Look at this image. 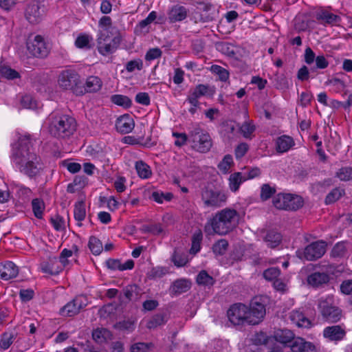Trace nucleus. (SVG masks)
I'll return each instance as SVG.
<instances>
[{"label":"nucleus","instance_id":"e2e57ef3","mask_svg":"<svg viewBox=\"0 0 352 352\" xmlns=\"http://www.w3.org/2000/svg\"><path fill=\"white\" fill-rule=\"evenodd\" d=\"M249 146L246 143L239 144L235 148V157L237 159L243 157L248 152Z\"/></svg>","mask_w":352,"mask_h":352},{"label":"nucleus","instance_id":"4c0bfd02","mask_svg":"<svg viewBox=\"0 0 352 352\" xmlns=\"http://www.w3.org/2000/svg\"><path fill=\"white\" fill-rule=\"evenodd\" d=\"M256 127L251 121L244 122L240 126V131L246 139H252Z\"/></svg>","mask_w":352,"mask_h":352},{"label":"nucleus","instance_id":"2eb2a0df","mask_svg":"<svg viewBox=\"0 0 352 352\" xmlns=\"http://www.w3.org/2000/svg\"><path fill=\"white\" fill-rule=\"evenodd\" d=\"M210 94H213V91L210 90V87L206 85L199 84L189 91L186 100L191 106H196L199 104V98L200 97Z\"/></svg>","mask_w":352,"mask_h":352},{"label":"nucleus","instance_id":"7c9ffc66","mask_svg":"<svg viewBox=\"0 0 352 352\" xmlns=\"http://www.w3.org/2000/svg\"><path fill=\"white\" fill-rule=\"evenodd\" d=\"M32 208L34 215L39 219H43L45 205L42 199L35 198L32 201Z\"/></svg>","mask_w":352,"mask_h":352},{"label":"nucleus","instance_id":"0e129e2a","mask_svg":"<svg viewBox=\"0 0 352 352\" xmlns=\"http://www.w3.org/2000/svg\"><path fill=\"white\" fill-rule=\"evenodd\" d=\"M136 102L142 105L148 106L150 104V97L147 93L140 92L135 96Z\"/></svg>","mask_w":352,"mask_h":352},{"label":"nucleus","instance_id":"393cba45","mask_svg":"<svg viewBox=\"0 0 352 352\" xmlns=\"http://www.w3.org/2000/svg\"><path fill=\"white\" fill-rule=\"evenodd\" d=\"M102 86V82L100 78L95 76H89L84 85L86 92H96L99 91Z\"/></svg>","mask_w":352,"mask_h":352},{"label":"nucleus","instance_id":"1a4fd4ad","mask_svg":"<svg viewBox=\"0 0 352 352\" xmlns=\"http://www.w3.org/2000/svg\"><path fill=\"white\" fill-rule=\"evenodd\" d=\"M273 204L278 209L296 210L303 206V200L296 195L279 193L274 197Z\"/></svg>","mask_w":352,"mask_h":352},{"label":"nucleus","instance_id":"a878e982","mask_svg":"<svg viewBox=\"0 0 352 352\" xmlns=\"http://www.w3.org/2000/svg\"><path fill=\"white\" fill-rule=\"evenodd\" d=\"M135 168L138 175L143 179H147L152 176V170L149 165L142 160L137 161Z\"/></svg>","mask_w":352,"mask_h":352},{"label":"nucleus","instance_id":"49530a36","mask_svg":"<svg viewBox=\"0 0 352 352\" xmlns=\"http://www.w3.org/2000/svg\"><path fill=\"white\" fill-rule=\"evenodd\" d=\"M196 281L199 285H212L214 280L206 271H201L196 278Z\"/></svg>","mask_w":352,"mask_h":352},{"label":"nucleus","instance_id":"4d7b16f0","mask_svg":"<svg viewBox=\"0 0 352 352\" xmlns=\"http://www.w3.org/2000/svg\"><path fill=\"white\" fill-rule=\"evenodd\" d=\"M126 179L123 176H118L113 182V187L118 193L123 192L126 190Z\"/></svg>","mask_w":352,"mask_h":352},{"label":"nucleus","instance_id":"58836bf2","mask_svg":"<svg viewBox=\"0 0 352 352\" xmlns=\"http://www.w3.org/2000/svg\"><path fill=\"white\" fill-rule=\"evenodd\" d=\"M0 76L8 80H14L20 77V74L16 70L6 65L0 67Z\"/></svg>","mask_w":352,"mask_h":352},{"label":"nucleus","instance_id":"bf43d9fd","mask_svg":"<svg viewBox=\"0 0 352 352\" xmlns=\"http://www.w3.org/2000/svg\"><path fill=\"white\" fill-rule=\"evenodd\" d=\"M51 223L52 224L54 229L57 231H61L65 229V221L64 219L58 214H56L52 217L50 219Z\"/></svg>","mask_w":352,"mask_h":352},{"label":"nucleus","instance_id":"72a5a7b5","mask_svg":"<svg viewBox=\"0 0 352 352\" xmlns=\"http://www.w3.org/2000/svg\"><path fill=\"white\" fill-rule=\"evenodd\" d=\"M15 339L12 332H4L0 336V351H6L10 348Z\"/></svg>","mask_w":352,"mask_h":352},{"label":"nucleus","instance_id":"dca6fc26","mask_svg":"<svg viewBox=\"0 0 352 352\" xmlns=\"http://www.w3.org/2000/svg\"><path fill=\"white\" fill-rule=\"evenodd\" d=\"M63 268V264L56 257H50L40 265V269L43 273L52 276L58 274Z\"/></svg>","mask_w":352,"mask_h":352},{"label":"nucleus","instance_id":"8fccbe9b","mask_svg":"<svg viewBox=\"0 0 352 352\" xmlns=\"http://www.w3.org/2000/svg\"><path fill=\"white\" fill-rule=\"evenodd\" d=\"M233 164V159L232 155H226L222 161L219 164L218 168L223 173H227L231 166Z\"/></svg>","mask_w":352,"mask_h":352},{"label":"nucleus","instance_id":"a19ab883","mask_svg":"<svg viewBox=\"0 0 352 352\" xmlns=\"http://www.w3.org/2000/svg\"><path fill=\"white\" fill-rule=\"evenodd\" d=\"M111 100L113 103L124 108L130 107L132 103L129 97L120 94L113 95Z\"/></svg>","mask_w":352,"mask_h":352},{"label":"nucleus","instance_id":"9b49d317","mask_svg":"<svg viewBox=\"0 0 352 352\" xmlns=\"http://www.w3.org/2000/svg\"><path fill=\"white\" fill-rule=\"evenodd\" d=\"M326 252V243L318 241L308 245L304 249L298 250L296 256L301 260L314 261L321 258Z\"/></svg>","mask_w":352,"mask_h":352},{"label":"nucleus","instance_id":"3c124183","mask_svg":"<svg viewBox=\"0 0 352 352\" xmlns=\"http://www.w3.org/2000/svg\"><path fill=\"white\" fill-rule=\"evenodd\" d=\"M21 105L26 109H34L38 107V104L31 96L25 95L21 99Z\"/></svg>","mask_w":352,"mask_h":352},{"label":"nucleus","instance_id":"6e6552de","mask_svg":"<svg viewBox=\"0 0 352 352\" xmlns=\"http://www.w3.org/2000/svg\"><path fill=\"white\" fill-rule=\"evenodd\" d=\"M201 200L206 208H216L224 205L227 200L226 193L212 188H204L201 192Z\"/></svg>","mask_w":352,"mask_h":352},{"label":"nucleus","instance_id":"e433bc0d","mask_svg":"<svg viewBox=\"0 0 352 352\" xmlns=\"http://www.w3.org/2000/svg\"><path fill=\"white\" fill-rule=\"evenodd\" d=\"M190 287V281L185 279L175 280L173 285V291L177 294L187 292Z\"/></svg>","mask_w":352,"mask_h":352},{"label":"nucleus","instance_id":"c756f323","mask_svg":"<svg viewBox=\"0 0 352 352\" xmlns=\"http://www.w3.org/2000/svg\"><path fill=\"white\" fill-rule=\"evenodd\" d=\"M235 130L236 126L233 121L227 120L221 124V134L228 140L234 137Z\"/></svg>","mask_w":352,"mask_h":352},{"label":"nucleus","instance_id":"de8ad7c7","mask_svg":"<svg viewBox=\"0 0 352 352\" xmlns=\"http://www.w3.org/2000/svg\"><path fill=\"white\" fill-rule=\"evenodd\" d=\"M92 40V38L87 34H80L79 35L76 41L75 45L76 47L82 49V48H90L89 43Z\"/></svg>","mask_w":352,"mask_h":352},{"label":"nucleus","instance_id":"6e6d98bb","mask_svg":"<svg viewBox=\"0 0 352 352\" xmlns=\"http://www.w3.org/2000/svg\"><path fill=\"white\" fill-rule=\"evenodd\" d=\"M228 246V243L226 239H220L215 243L212 247L214 253L217 254H223Z\"/></svg>","mask_w":352,"mask_h":352},{"label":"nucleus","instance_id":"f8f14e48","mask_svg":"<svg viewBox=\"0 0 352 352\" xmlns=\"http://www.w3.org/2000/svg\"><path fill=\"white\" fill-rule=\"evenodd\" d=\"M97 41L98 52L102 56L113 53L119 43L116 38H111L108 34L103 32H100Z\"/></svg>","mask_w":352,"mask_h":352},{"label":"nucleus","instance_id":"79ce46f5","mask_svg":"<svg viewBox=\"0 0 352 352\" xmlns=\"http://www.w3.org/2000/svg\"><path fill=\"white\" fill-rule=\"evenodd\" d=\"M347 254V250L345 243L340 242L336 243L331 252V255L333 258H342Z\"/></svg>","mask_w":352,"mask_h":352},{"label":"nucleus","instance_id":"4468645a","mask_svg":"<svg viewBox=\"0 0 352 352\" xmlns=\"http://www.w3.org/2000/svg\"><path fill=\"white\" fill-rule=\"evenodd\" d=\"M84 297L78 296L68 302L60 309V314L64 317H72L78 314L86 306Z\"/></svg>","mask_w":352,"mask_h":352},{"label":"nucleus","instance_id":"423d86ee","mask_svg":"<svg viewBox=\"0 0 352 352\" xmlns=\"http://www.w3.org/2000/svg\"><path fill=\"white\" fill-rule=\"evenodd\" d=\"M58 87L64 90H70L74 93L82 94L80 87V77L78 72L71 68H66L62 70L58 76L57 80Z\"/></svg>","mask_w":352,"mask_h":352},{"label":"nucleus","instance_id":"338daca9","mask_svg":"<svg viewBox=\"0 0 352 352\" xmlns=\"http://www.w3.org/2000/svg\"><path fill=\"white\" fill-rule=\"evenodd\" d=\"M63 166L66 167L69 172L73 174L79 172L81 169V165L76 162H69L65 161L63 162Z\"/></svg>","mask_w":352,"mask_h":352},{"label":"nucleus","instance_id":"f3484780","mask_svg":"<svg viewBox=\"0 0 352 352\" xmlns=\"http://www.w3.org/2000/svg\"><path fill=\"white\" fill-rule=\"evenodd\" d=\"M135 122L129 114H124L117 118L116 122V130L122 134L129 133L134 129Z\"/></svg>","mask_w":352,"mask_h":352},{"label":"nucleus","instance_id":"cd10ccee","mask_svg":"<svg viewBox=\"0 0 352 352\" xmlns=\"http://www.w3.org/2000/svg\"><path fill=\"white\" fill-rule=\"evenodd\" d=\"M245 181L246 179L243 173L240 172L231 174L229 177V188L230 190L232 192H236L241 184Z\"/></svg>","mask_w":352,"mask_h":352},{"label":"nucleus","instance_id":"473e14b6","mask_svg":"<svg viewBox=\"0 0 352 352\" xmlns=\"http://www.w3.org/2000/svg\"><path fill=\"white\" fill-rule=\"evenodd\" d=\"M316 19L322 21L324 23L331 24L339 21L340 18L338 15L334 14L327 10H321L316 14Z\"/></svg>","mask_w":352,"mask_h":352},{"label":"nucleus","instance_id":"412c9836","mask_svg":"<svg viewBox=\"0 0 352 352\" xmlns=\"http://www.w3.org/2000/svg\"><path fill=\"white\" fill-rule=\"evenodd\" d=\"M291 349L296 352H316V348L311 342H306L301 338H296L292 344Z\"/></svg>","mask_w":352,"mask_h":352},{"label":"nucleus","instance_id":"f704fd0d","mask_svg":"<svg viewBox=\"0 0 352 352\" xmlns=\"http://www.w3.org/2000/svg\"><path fill=\"white\" fill-rule=\"evenodd\" d=\"M203 239V234L201 230H196L192 236V245L190 253L197 254L201 249V243Z\"/></svg>","mask_w":352,"mask_h":352},{"label":"nucleus","instance_id":"4be33fe9","mask_svg":"<svg viewBox=\"0 0 352 352\" xmlns=\"http://www.w3.org/2000/svg\"><path fill=\"white\" fill-rule=\"evenodd\" d=\"M293 138L289 135H281L276 140V151L278 153H283L287 152L294 146Z\"/></svg>","mask_w":352,"mask_h":352},{"label":"nucleus","instance_id":"b1692460","mask_svg":"<svg viewBox=\"0 0 352 352\" xmlns=\"http://www.w3.org/2000/svg\"><path fill=\"white\" fill-rule=\"evenodd\" d=\"M274 337L277 342L284 344H289L290 347L294 340L296 338L294 337V333L289 329L278 330Z\"/></svg>","mask_w":352,"mask_h":352},{"label":"nucleus","instance_id":"864d4df0","mask_svg":"<svg viewBox=\"0 0 352 352\" xmlns=\"http://www.w3.org/2000/svg\"><path fill=\"white\" fill-rule=\"evenodd\" d=\"M336 176L341 181H349L352 179V168L343 167L338 170Z\"/></svg>","mask_w":352,"mask_h":352},{"label":"nucleus","instance_id":"7ed1b4c3","mask_svg":"<svg viewBox=\"0 0 352 352\" xmlns=\"http://www.w3.org/2000/svg\"><path fill=\"white\" fill-rule=\"evenodd\" d=\"M239 214L234 209L224 208L217 212L204 226L206 235H226L238 225Z\"/></svg>","mask_w":352,"mask_h":352},{"label":"nucleus","instance_id":"680f3d73","mask_svg":"<svg viewBox=\"0 0 352 352\" xmlns=\"http://www.w3.org/2000/svg\"><path fill=\"white\" fill-rule=\"evenodd\" d=\"M34 292L32 289H21L19 297L23 302H28L34 298Z\"/></svg>","mask_w":352,"mask_h":352},{"label":"nucleus","instance_id":"bb28decb","mask_svg":"<svg viewBox=\"0 0 352 352\" xmlns=\"http://www.w3.org/2000/svg\"><path fill=\"white\" fill-rule=\"evenodd\" d=\"M93 339L99 344H102L112 339V333L107 329L98 328L93 331Z\"/></svg>","mask_w":352,"mask_h":352},{"label":"nucleus","instance_id":"052dcab7","mask_svg":"<svg viewBox=\"0 0 352 352\" xmlns=\"http://www.w3.org/2000/svg\"><path fill=\"white\" fill-rule=\"evenodd\" d=\"M162 54V50L158 47L149 49L146 53L145 60L147 61L153 60L156 58L161 57Z\"/></svg>","mask_w":352,"mask_h":352},{"label":"nucleus","instance_id":"6ab92c4d","mask_svg":"<svg viewBox=\"0 0 352 352\" xmlns=\"http://www.w3.org/2000/svg\"><path fill=\"white\" fill-rule=\"evenodd\" d=\"M188 15V10L180 5L173 6L168 12L167 19L169 23H173L184 21Z\"/></svg>","mask_w":352,"mask_h":352},{"label":"nucleus","instance_id":"aec40b11","mask_svg":"<svg viewBox=\"0 0 352 352\" xmlns=\"http://www.w3.org/2000/svg\"><path fill=\"white\" fill-rule=\"evenodd\" d=\"M345 336V330L340 325L327 327L323 330V336L329 341H340Z\"/></svg>","mask_w":352,"mask_h":352},{"label":"nucleus","instance_id":"69168bd1","mask_svg":"<svg viewBox=\"0 0 352 352\" xmlns=\"http://www.w3.org/2000/svg\"><path fill=\"white\" fill-rule=\"evenodd\" d=\"M143 230L144 232H151L153 234H160L163 232V228L160 224L145 226Z\"/></svg>","mask_w":352,"mask_h":352},{"label":"nucleus","instance_id":"a211bd4d","mask_svg":"<svg viewBox=\"0 0 352 352\" xmlns=\"http://www.w3.org/2000/svg\"><path fill=\"white\" fill-rule=\"evenodd\" d=\"M19 274V268L12 261L0 263V279L9 280Z\"/></svg>","mask_w":352,"mask_h":352},{"label":"nucleus","instance_id":"13d9d810","mask_svg":"<svg viewBox=\"0 0 352 352\" xmlns=\"http://www.w3.org/2000/svg\"><path fill=\"white\" fill-rule=\"evenodd\" d=\"M153 346L152 343L138 342L131 346V352H148Z\"/></svg>","mask_w":352,"mask_h":352},{"label":"nucleus","instance_id":"774afa93","mask_svg":"<svg viewBox=\"0 0 352 352\" xmlns=\"http://www.w3.org/2000/svg\"><path fill=\"white\" fill-rule=\"evenodd\" d=\"M342 293L346 295H352V280H346L340 285Z\"/></svg>","mask_w":352,"mask_h":352},{"label":"nucleus","instance_id":"ea45409f","mask_svg":"<svg viewBox=\"0 0 352 352\" xmlns=\"http://www.w3.org/2000/svg\"><path fill=\"white\" fill-rule=\"evenodd\" d=\"M88 246L94 255H99L103 249L101 241L96 236H91L89 238Z\"/></svg>","mask_w":352,"mask_h":352},{"label":"nucleus","instance_id":"2f4dec72","mask_svg":"<svg viewBox=\"0 0 352 352\" xmlns=\"http://www.w3.org/2000/svg\"><path fill=\"white\" fill-rule=\"evenodd\" d=\"M74 215L75 220L77 221V225L81 226L82 221L86 217L85 205L82 201L78 202L75 204Z\"/></svg>","mask_w":352,"mask_h":352},{"label":"nucleus","instance_id":"ddd939ff","mask_svg":"<svg viewBox=\"0 0 352 352\" xmlns=\"http://www.w3.org/2000/svg\"><path fill=\"white\" fill-rule=\"evenodd\" d=\"M44 14V10L41 3L36 0H30L25 8V16L26 19L32 24L41 21Z\"/></svg>","mask_w":352,"mask_h":352},{"label":"nucleus","instance_id":"a18cd8bd","mask_svg":"<svg viewBox=\"0 0 352 352\" xmlns=\"http://www.w3.org/2000/svg\"><path fill=\"white\" fill-rule=\"evenodd\" d=\"M166 320L164 319V316L162 314H156L153 316L150 320L146 322V327L148 329H155L156 327L164 324Z\"/></svg>","mask_w":352,"mask_h":352},{"label":"nucleus","instance_id":"c85d7f7f","mask_svg":"<svg viewBox=\"0 0 352 352\" xmlns=\"http://www.w3.org/2000/svg\"><path fill=\"white\" fill-rule=\"evenodd\" d=\"M264 240L267 246L274 248L280 243L282 241V235L276 231L270 230L266 234Z\"/></svg>","mask_w":352,"mask_h":352},{"label":"nucleus","instance_id":"f03ea898","mask_svg":"<svg viewBox=\"0 0 352 352\" xmlns=\"http://www.w3.org/2000/svg\"><path fill=\"white\" fill-rule=\"evenodd\" d=\"M265 305L257 298H254L250 307L242 303H235L230 306L227 311L229 320L234 325L252 324L260 323L265 316Z\"/></svg>","mask_w":352,"mask_h":352},{"label":"nucleus","instance_id":"9d476101","mask_svg":"<svg viewBox=\"0 0 352 352\" xmlns=\"http://www.w3.org/2000/svg\"><path fill=\"white\" fill-rule=\"evenodd\" d=\"M318 309L322 317L329 322H337L342 318L341 310L333 305V297L321 298Z\"/></svg>","mask_w":352,"mask_h":352},{"label":"nucleus","instance_id":"f257e3e1","mask_svg":"<svg viewBox=\"0 0 352 352\" xmlns=\"http://www.w3.org/2000/svg\"><path fill=\"white\" fill-rule=\"evenodd\" d=\"M11 160L19 171L30 179L41 175L43 170L41 159L34 151L33 139L30 135L21 136L12 145Z\"/></svg>","mask_w":352,"mask_h":352},{"label":"nucleus","instance_id":"5701e85b","mask_svg":"<svg viewBox=\"0 0 352 352\" xmlns=\"http://www.w3.org/2000/svg\"><path fill=\"white\" fill-rule=\"evenodd\" d=\"M329 277L324 272H314L307 277V283L313 287H318L329 282Z\"/></svg>","mask_w":352,"mask_h":352},{"label":"nucleus","instance_id":"09e8293b","mask_svg":"<svg viewBox=\"0 0 352 352\" xmlns=\"http://www.w3.org/2000/svg\"><path fill=\"white\" fill-rule=\"evenodd\" d=\"M280 270L278 267H270L263 272V277L265 280L269 281H274L279 277Z\"/></svg>","mask_w":352,"mask_h":352},{"label":"nucleus","instance_id":"c9c22d12","mask_svg":"<svg viewBox=\"0 0 352 352\" xmlns=\"http://www.w3.org/2000/svg\"><path fill=\"white\" fill-rule=\"evenodd\" d=\"M210 71L214 75H217L219 77V80L222 82H226L229 79V72L220 65H212L210 68Z\"/></svg>","mask_w":352,"mask_h":352},{"label":"nucleus","instance_id":"c03bdc74","mask_svg":"<svg viewBox=\"0 0 352 352\" xmlns=\"http://www.w3.org/2000/svg\"><path fill=\"white\" fill-rule=\"evenodd\" d=\"M151 197L155 201L162 204L164 201H170L173 199V195L171 192L164 193L160 191H154Z\"/></svg>","mask_w":352,"mask_h":352},{"label":"nucleus","instance_id":"20e7f679","mask_svg":"<svg viewBox=\"0 0 352 352\" xmlns=\"http://www.w3.org/2000/svg\"><path fill=\"white\" fill-rule=\"evenodd\" d=\"M76 120L68 115L56 116L52 118L50 132L52 135L58 138H69L76 130Z\"/></svg>","mask_w":352,"mask_h":352},{"label":"nucleus","instance_id":"37998d69","mask_svg":"<svg viewBox=\"0 0 352 352\" xmlns=\"http://www.w3.org/2000/svg\"><path fill=\"white\" fill-rule=\"evenodd\" d=\"M344 193V190L340 188L333 189L326 197V204H331L338 200Z\"/></svg>","mask_w":352,"mask_h":352},{"label":"nucleus","instance_id":"0eeeda50","mask_svg":"<svg viewBox=\"0 0 352 352\" xmlns=\"http://www.w3.org/2000/svg\"><path fill=\"white\" fill-rule=\"evenodd\" d=\"M27 50L37 58H45L50 52V45L41 35L30 34L26 42Z\"/></svg>","mask_w":352,"mask_h":352},{"label":"nucleus","instance_id":"603ef678","mask_svg":"<svg viewBox=\"0 0 352 352\" xmlns=\"http://www.w3.org/2000/svg\"><path fill=\"white\" fill-rule=\"evenodd\" d=\"M276 192V189L267 184L261 186V198L262 200H267Z\"/></svg>","mask_w":352,"mask_h":352},{"label":"nucleus","instance_id":"39448f33","mask_svg":"<svg viewBox=\"0 0 352 352\" xmlns=\"http://www.w3.org/2000/svg\"><path fill=\"white\" fill-rule=\"evenodd\" d=\"M188 138L192 148L199 153H207L212 147V142L210 134L199 125L195 126L190 131Z\"/></svg>","mask_w":352,"mask_h":352},{"label":"nucleus","instance_id":"5fc2aeb1","mask_svg":"<svg viewBox=\"0 0 352 352\" xmlns=\"http://www.w3.org/2000/svg\"><path fill=\"white\" fill-rule=\"evenodd\" d=\"M143 68V62L141 59L132 60L126 63L125 69L128 72H133L135 69L141 70Z\"/></svg>","mask_w":352,"mask_h":352}]
</instances>
